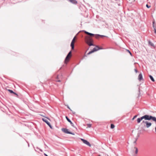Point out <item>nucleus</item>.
I'll use <instances>...</instances> for the list:
<instances>
[{
    "instance_id": "1",
    "label": "nucleus",
    "mask_w": 156,
    "mask_h": 156,
    "mask_svg": "<svg viewBox=\"0 0 156 156\" xmlns=\"http://www.w3.org/2000/svg\"><path fill=\"white\" fill-rule=\"evenodd\" d=\"M102 49H103L102 48H100L98 46H96V47L93 48L92 50L88 53L87 54V55H90L95 51H98V50Z\"/></svg>"
},
{
    "instance_id": "2",
    "label": "nucleus",
    "mask_w": 156,
    "mask_h": 156,
    "mask_svg": "<svg viewBox=\"0 0 156 156\" xmlns=\"http://www.w3.org/2000/svg\"><path fill=\"white\" fill-rule=\"evenodd\" d=\"M72 51H70L68 54L66 56L64 61V62L65 64L67 63L68 61L69 60V58L71 56Z\"/></svg>"
},
{
    "instance_id": "3",
    "label": "nucleus",
    "mask_w": 156,
    "mask_h": 156,
    "mask_svg": "<svg viewBox=\"0 0 156 156\" xmlns=\"http://www.w3.org/2000/svg\"><path fill=\"white\" fill-rule=\"evenodd\" d=\"M93 42V41L92 39L89 38L87 41V43L90 46H95V45L92 43Z\"/></svg>"
},
{
    "instance_id": "4",
    "label": "nucleus",
    "mask_w": 156,
    "mask_h": 156,
    "mask_svg": "<svg viewBox=\"0 0 156 156\" xmlns=\"http://www.w3.org/2000/svg\"><path fill=\"white\" fill-rule=\"evenodd\" d=\"M155 117L151 115H145V120H153Z\"/></svg>"
},
{
    "instance_id": "5",
    "label": "nucleus",
    "mask_w": 156,
    "mask_h": 156,
    "mask_svg": "<svg viewBox=\"0 0 156 156\" xmlns=\"http://www.w3.org/2000/svg\"><path fill=\"white\" fill-rule=\"evenodd\" d=\"M42 120L43 121L45 122L51 129L52 128V126L47 119L44 118H42Z\"/></svg>"
},
{
    "instance_id": "6",
    "label": "nucleus",
    "mask_w": 156,
    "mask_h": 156,
    "mask_svg": "<svg viewBox=\"0 0 156 156\" xmlns=\"http://www.w3.org/2000/svg\"><path fill=\"white\" fill-rule=\"evenodd\" d=\"M76 38V37L75 36L73 40H72V41L71 42V44H70V46L71 47V48L72 50H73L74 48V43L75 42V40Z\"/></svg>"
},
{
    "instance_id": "7",
    "label": "nucleus",
    "mask_w": 156,
    "mask_h": 156,
    "mask_svg": "<svg viewBox=\"0 0 156 156\" xmlns=\"http://www.w3.org/2000/svg\"><path fill=\"white\" fill-rule=\"evenodd\" d=\"M81 140L83 142V143L86 144L87 146L89 147H90L91 146V145L87 140L82 138L81 139Z\"/></svg>"
},
{
    "instance_id": "8",
    "label": "nucleus",
    "mask_w": 156,
    "mask_h": 156,
    "mask_svg": "<svg viewBox=\"0 0 156 156\" xmlns=\"http://www.w3.org/2000/svg\"><path fill=\"white\" fill-rule=\"evenodd\" d=\"M62 131L66 134H69L70 132L69 131V129L66 128H62L61 129Z\"/></svg>"
},
{
    "instance_id": "9",
    "label": "nucleus",
    "mask_w": 156,
    "mask_h": 156,
    "mask_svg": "<svg viewBox=\"0 0 156 156\" xmlns=\"http://www.w3.org/2000/svg\"><path fill=\"white\" fill-rule=\"evenodd\" d=\"M66 118L67 120V121L70 123L71 126L74 127H75L74 125L73 124V123L72 122L71 120L68 118V117L67 116H66Z\"/></svg>"
},
{
    "instance_id": "10",
    "label": "nucleus",
    "mask_w": 156,
    "mask_h": 156,
    "mask_svg": "<svg viewBox=\"0 0 156 156\" xmlns=\"http://www.w3.org/2000/svg\"><path fill=\"white\" fill-rule=\"evenodd\" d=\"M67 1L73 4L76 5L77 3V2L76 0H67Z\"/></svg>"
},
{
    "instance_id": "11",
    "label": "nucleus",
    "mask_w": 156,
    "mask_h": 156,
    "mask_svg": "<svg viewBox=\"0 0 156 156\" xmlns=\"http://www.w3.org/2000/svg\"><path fill=\"white\" fill-rule=\"evenodd\" d=\"M99 37H101L102 38L104 37H108L107 36L103 35H100L99 34H96L95 35V38L97 39V38H99Z\"/></svg>"
},
{
    "instance_id": "12",
    "label": "nucleus",
    "mask_w": 156,
    "mask_h": 156,
    "mask_svg": "<svg viewBox=\"0 0 156 156\" xmlns=\"http://www.w3.org/2000/svg\"><path fill=\"white\" fill-rule=\"evenodd\" d=\"M83 32H84L85 33H86V34H88V35H90V36H94L95 37V35L96 34H92L91 33H89L88 32H87L85 30H83Z\"/></svg>"
},
{
    "instance_id": "13",
    "label": "nucleus",
    "mask_w": 156,
    "mask_h": 156,
    "mask_svg": "<svg viewBox=\"0 0 156 156\" xmlns=\"http://www.w3.org/2000/svg\"><path fill=\"white\" fill-rule=\"evenodd\" d=\"M146 127L147 128H148L151 126V125H152V123L150 122H149L148 121H147V122L146 123Z\"/></svg>"
},
{
    "instance_id": "14",
    "label": "nucleus",
    "mask_w": 156,
    "mask_h": 156,
    "mask_svg": "<svg viewBox=\"0 0 156 156\" xmlns=\"http://www.w3.org/2000/svg\"><path fill=\"white\" fill-rule=\"evenodd\" d=\"M143 79L142 74L140 73L139 75L138 79L139 81H141Z\"/></svg>"
},
{
    "instance_id": "15",
    "label": "nucleus",
    "mask_w": 156,
    "mask_h": 156,
    "mask_svg": "<svg viewBox=\"0 0 156 156\" xmlns=\"http://www.w3.org/2000/svg\"><path fill=\"white\" fill-rule=\"evenodd\" d=\"M10 94H13L15 95L16 96V97H18V94L14 92L12 90H10Z\"/></svg>"
},
{
    "instance_id": "16",
    "label": "nucleus",
    "mask_w": 156,
    "mask_h": 156,
    "mask_svg": "<svg viewBox=\"0 0 156 156\" xmlns=\"http://www.w3.org/2000/svg\"><path fill=\"white\" fill-rule=\"evenodd\" d=\"M148 44L149 45L153 47H154V48H155V47L154 46V44L151 42L150 40H149L148 41Z\"/></svg>"
},
{
    "instance_id": "17",
    "label": "nucleus",
    "mask_w": 156,
    "mask_h": 156,
    "mask_svg": "<svg viewBox=\"0 0 156 156\" xmlns=\"http://www.w3.org/2000/svg\"><path fill=\"white\" fill-rule=\"evenodd\" d=\"M10 54L15 56H17L18 55V53L12 51H10Z\"/></svg>"
},
{
    "instance_id": "18",
    "label": "nucleus",
    "mask_w": 156,
    "mask_h": 156,
    "mask_svg": "<svg viewBox=\"0 0 156 156\" xmlns=\"http://www.w3.org/2000/svg\"><path fill=\"white\" fill-rule=\"evenodd\" d=\"M149 77L150 79L151 80V81L153 82L154 81V80L153 78V77L151 75H150L149 76Z\"/></svg>"
},
{
    "instance_id": "19",
    "label": "nucleus",
    "mask_w": 156,
    "mask_h": 156,
    "mask_svg": "<svg viewBox=\"0 0 156 156\" xmlns=\"http://www.w3.org/2000/svg\"><path fill=\"white\" fill-rule=\"evenodd\" d=\"M141 121L140 118H139L137 119V121L138 123H140Z\"/></svg>"
},
{
    "instance_id": "20",
    "label": "nucleus",
    "mask_w": 156,
    "mask_h": 156,
    "mask_svg": "<svg viewBox=\"0 0 156 156\" xmlns=\"http://www.w3.org/2000/svg\"><path fill=\"white\" fill-rule=\"evenodd\" d=\"M115 127V125L113 124H111V126H110V127H111V129H113Z\"/></svg>"
},
{
    "instance_id": "21",
    "label": "nucleus",
    "mask_w": 156,
    "mask_h": 156,
    "mask_svg": "<svg viewBox=\"0 0 156 156\" xmlns=\"http://www.w3.org/2000/svg\"><path fill=\"white\" fill-rule=\"evenodd\" d=\"M134 148L136 149L135 153L136 154H137L138 152V148L136 147H135Z\"/></svg>"
},
{
    "instance_id": "22",
    "label": "nucleus",
    "mask_w": 156,
    "mask_h": 156,
    "mask_svg": "<svg viewBox=\"0 0 156 156\" xmlns=\"http://www.w3.org/2000/svg\"><path fill=\"white\" fill-rule=\"evenodd\" d=\"M140 119L141 120H142L143 119H144L145 120V115H144V116L140 117Z\"/></svg>"
},
{
    "instance_id": "23",
    "label": "nucleus",
    "mask_w": 156,
    "mask_h": 156,
    "mask_svg": "<svg viewBox=\"0 0 156 156\" xmlns=\"http://www.w3.org/2000/svg\"><path fill=\"white\" fill-rule=\"evenodd\" d=\"M65 105L67 106V108L69 109L70 111H72V110L70 108L68 105Z\"/></svg>"
},
{
    "instance_id": "24",
    "label": "nucleus",
    "mask_w": 156,
    "mask_h": 156,
    "mask_svg": "<svg viewBox=\"0 0 156 156\" xmlns=\"http://www.w3.org/2000/svg\"><path fill=\"white\" fill-rule=\"evenodd\" d=\"M87 127L89 128H90L91 127V124H87Z\"/></svg>"
},
{
    "instance_id": "25",
    "label": "nucleus",
    "mask_w": 156,
    "mask_h": 156,
    "mask_svg": "<svg viewBox=\"0 0 156 156\" xmlns=\"http://www.w3.org/2000/svg\"><path fill=\"white\" fill-rule=\"evenodd\" d=\"M137 115H135V116H133V118H132V120H134V119L136 118L137 117Z\"/></svg>"
},
{
    "instance_id": "26",
    "label": "nucleus",
    "mask_w": 156,
    "mask_h": 156,
    "mask_svg": "<svg viewBox=\"0 0 156 156\" xmlns=\"http://www.w3.org/2000/svg\"><path fill=\"white\" fill-rule=\"evenodd\" d=\"M146 6L147 8H149L151 7V6L147 4H146Z\"/></svg>"
},
{
    "instance_id": "27",
    "label": "nucleus",
    "mask_w": 156,
    "mask_h": 156,
    "mask_svg": "<svg viewBox=\"0 0 156 156\" xmlns=\"http://www.w3.org/2000/svg\"><path fill=\"white\" fill-rule=\"evenodd\" d=\"M127 51L130 54L132 55V53L130 52V51L129 50H127Z\"/></svg>"
},
{
    "instance_id": "28",
    "label": "nucleus",
    "mask_w": 156,
    "mask_h": 156,
    "mask_svg": "<svg viewBox=\"0 0 156 156\" xmlns=\"http://www.w3.org/2000/svg\"><path fill=\"white\" fill-rule=\"evenodd\" d=\"M147 121H145L144 120H143L141 123H145L146 124V122H147Z\"/></svg>"
},
{
    "instance_id": "29",
    "label": "nucleus",
    "mask_w": 156,
    "mask_h": 156,
    "mask_svg": "<svg viewBox=\"0 0 156 156\" xmlns=\"http://www.w3.org/2000/svg\"><path fill=\"white\" fill-rule=\"evenodd\" d=\"M70 133H69V134H72V135H75V134L74 133H72V132H70Z\"/></svg>"
},
{
    "instance_id": "30",
    "label": "nucleus",
    "mask_w": 156,
    "mask_h": 156,
    "mask_svg": "<svg viewBox=\"0 0 156 156\" xmlns=\"http://www.w3.org/2000/svg\"><path fill=\"white\" fill-rule=\"evenodd\" d=\"M134 71L136 73L138 72V71L136 69H134Z\"/></svg>"
},
{
    "instance_id": "31",
    "label": "nucleus",
    "mask_w": 156,
    "mask_h": 156,
    "mask_svg": "<svg viewBox=\"0 0 156 156\" xmlns=\"http://www.w3.org/2000/svg\"><path fill=\"white\" fill-rule=\"evenodd\" d=\"M26 142H27V143L28 144V147H30V145H29V143H28V142L27 141V140H26Z\"/></svg>"
},
{
    "instance_id": "32",
    "label": "nucleus",
    "mask_w": 156,
    "mask_h": 156,
    "mask_svg": "<svg viewBox=\"0 0 156 156\" xmlns=\"http://www.w3.org/2000/svg\"><path fill=\"white\" fill-rule=\"evenodd\" d=\"M153 27L154 29H156V27L155 26H154V25H153Z\"/></svg>"
},
{
    "instance_id": "33",
    "label": "nucleus",
    "mask_w": 156,
    "mask_h": 156,
    "mask_svg": "<svg viewBox=\"0 0 156 156\" xmlns=\"http://www.w3.org/2000/svg\"><path fill=\"white\" fill-rule=\"evenodd\" d=\"M154 33H156V29L154 28Z\"/></svg>"
},
{
    "instance_id": "34",
    "label": "nucleus",
    "mask_w": 156,
    "mask_h": 156,
    "mask_svg": "<svg viewBox=\"0 0 156 156\" xmlns=\"http://www.w3.org/2000/svg\"><path fill=\"white\" fill-rule=\"evenodd\" d=\"M137 139H136V140H135V141L134 142H133L134 143V144H136V140H137Z\"/></svg>"
},
{
    "instance_id": "35",
    "label": "nucleus",
    "mask_w": 156,
    "mask_h": 156,
    "mask_svg": "<svg viewBox=\"0 0 156 156\" xmlns=\"http://www.w3.org/2000/svg\"><path fill=\"white\" fill-rule=\"evenodd\" d=\"M72 112V113H73V114H75L76 112H73V111Z\"/></svg>"
},
{
    "instance_id": "36",
    "label": "nucleus",
    "mask_w": 156,
    "mask_h": 156,
    "mask_svg": "<svg viewBox=\"0 0 156 156\" xmlns=\"http://www.w3.org/2000/svg\"><path fill=\"white\" fill-rule=\"evenodd\" d=\"M87 55H85L84 56H83V57H87Z\"/></svg>"
},
{
    "instance_id": "37",
    "label": "nucleus",
    "mask_w": 156,
    "mask_h": 156,
    "mask_svg": "<svg viewBox=\"0 0 156 156\" xmlns=\"http://www.w3.org/2000/svg\"><path fill=\"white\" fill-rule=\"evenodd\" d=\"M56 78H57V79H58L59 78H58V75H57V77H56Z\"/></svg>"
},
{
    "instance_id": "38",
    "label": "nucleus",
    "mask_w": 156,
    "mask_h": 156,
    "mask_svg": "<svg viewBox=\"0 0 156 156\" xmlns=\"http://www.w3.org/2000/svg\"><path fill=\"white\" fill-rule=\"evenodd\" d=\"M57 81L58 82H60L61 81L60 80H57Z\"/></svg>"
},
{
    "instance_id": "39",
    "label": "nucleus",
    "mask_w": 156,
    "mask_h": 156,
    "mask_svg": "<svg viewBox=\"0 0 156 156\" xmlns=\"http://www.w3.org/2000/svg\"><path fill=\"white\" fill-rule=\"evenodd\" d=\"M154 23H155L154 21H153V25H154Z\"/></svg>"
},
{
    "instance_id": "40",
    "label": "nucleus",
    "mask_w": 156,
    "mask_h": 156,
    "mask_svg": "<svg viewBox=\"0 0 156 156\" xmlns=\"http://www.w3.org/2000/svg\"><path fill=\"white\" fill-rule=\"evenodd\" d=\"M139 135L138 134V135H137V137H139Z\"/></svg>"
},
{
    "instance_id": "41",
    "label": "nucleus",
    "mask_w": 156,
    "mask_h": 156,
    "mask_svg": "<svg viewBox=\"0 0 156 156\" xmlns=\"http://www.w3.org/2000/svg\"><path fill=\"white\" fill-rule=\"evenodd\" d=\"M8 90L9 91V92H10V89H8V90Z\"/></svg>"
},
{
    "instance_id": "42",
    "label": "nucleus",
    "mask_w": 156,
    "mask_h": 156,
    "mask_svg": "<svg viewBox=\"0 0 156 156\" xmlns=\"http://www.w3.org/2000/svg\"><path fill=\"white\" fill-rule=\"evenodd\" d=\"M82 31H80L79 32H78V33H79V32H80Z\"/></svg>"
},
{
    "instance_id": "43",
    "label": "nucleus",
    "mask_w": 156,
    "mask_h": 156,
    "mask_svg": "<svg viewBox=\"0 0 156 156\" xmlns=\"http://www.w3.org/2000/svg\"><path fill=\"white\" fill-rule=\"evenodd\" d=\"M134 0V1H135V0Z\"/></svg>"
},
{
    "instance_id": "44",
    "label": "nucleus",
    "mask_w": 156,
    "mask_h": 156,
    "mask_svg": "<svg viewBox=\"0 0 156 156\" xmlns=\"http://www.w3.org/2000/svg\"><path fill=\"white\" fill-rule=\"evenodd\" d=\"M156 34V33H155Z\"/></svg>"
}]
</instances>
